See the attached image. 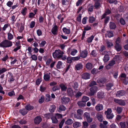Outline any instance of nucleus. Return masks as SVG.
<instances>
[{"mask_svg": "<svg viewBox=\"0 0 128 128\" xmlns=\"http://www.w3.org/2000/svg\"><path fill=\"white\" fill-rule=\"evenodd\" d=\"M21 124H25L26 123V121L24 120H22L19 122Z\"/></svg>", "mask_w": 128, "mask_h": 128, "instance_id": "60", "label": "nucleus"}, {"mask_svg": "<svg viewBox=\"0 0 128 128\" xmlns=\"http://www.w3.org/2000/svg\"><path fill=\"white\" fill-rule=\"evenodd\" d=\"M113 86L112 84H108L106 85V89L108 90H109L111 87Z\"/></svg>", "mask_w": 128, "mask_h": 128, "instance_id": "40", "label": "nucleus"}, {"mask_svg": "<svg viewBox=\"0 0 128 128\" xmlns=\"http://www.w3.org/2000/svg\"><path fill=\"white\" fill-rule=\"evenodd\" d=\"M82 93L81 92H77L75 95V97L76 98H79L82 96Z\"/></svg>", "mask_w": 128, "mask_h": 128, "instance_id": "45", "label": "nucleus"}, {"mask_svg": "<svg viewBox=\"0 0 128 128\" xmlns=\"http://www.w3.org/2000/svg\"><path fill=\"white\" fill-rule=\"evenodd\" d=\"M87 51L84 50L80 52V55L81 57L85 58L87 56Z\"/></svg>", "mask_w": 128, "mask_h": 128, "instance_id": "15", "label": "nucleus"}, {"mask_svg": "<svg viewBox=\"0 0 128 128\" xmlns=\"http://www.w3.org/2000/svg\"><path fill=\"white\" fill-rule=\"evenodd\" d=\"M46 42L45 41L43 40L41 41L40 43V47H43L46 44Z\"/></svg>", "mask_w": 128, "mask_h": 128, "instance_id": "39", "label": "nucleus"}, {"mask_svg": "<svg viewBox=\"0 0 128 128\" xmlns=\"http://www.w3.org/2000/svg\"><path fill=\"white\" fill-rule=\"evenodd\" d=\"M35 22L34 21H32L30 24V28H32L35 25Z\"/></svg>", "mask_w": 128, "mask_h": 128, "instance_id": "52", "label": "nucleus"}, {"mask_svg": "<svg viewBox=\"0 0 128 128\" xmlns=\"http://www.w3.org/2000/svg\"><path fill=\"white\" fill-rule=\"evenodd\" d=\"M73 121L72 119H69L65 122V124L67 125H70L72 124Z\"/></svg>", "mask_w": 128, "mask_h": 128, "instance_id": "28", "label": "nucleus"}, {"mask_svg": "<svg viewBox=\"0 0 128 128\" xmlns=\"http://www.w3.org/2000/svg\"><path fill=\"white\" fill-rule=\"evenodd\" d=\"M67 52L68 54H70L71 55L74 56L77 53L78 51L75 49H71V48H69L68 49Z\"/></svg>", "mask_w": 128, "mask_h": 128, "instance_id": "3", "label": "nucleus"}, {"mask_svg": "<svg viewBox=\"0 0 128 128\" xmlns=\"http://www.w3.org/2000/svg\"><path fill=\"white\" fill-rule=\"evenodd\" d=\"M70 101V99L68 98L63 97L61 98V102L64 104H68Z\"/></svg>", "mask_w": 128, "mask_h": 128, "instance_id": "7", "label": "nucleus"}, {"mask_svg": "<svg viewBox=\"0 0 128 128\" xmlns=\"http://www.w3.org/2000/svg\"><path fill=\"white\" fill-rule=\"evenodd\" d=\"M98 90L96 86H93L90 89V92L89 95L90 96L93 95L94 93L96 92Z\"/></svg>", "mask_w": 128, "mask_h": 128, "instance_id": "5", "label": "nucleus"}, {"mask_svg": "<svg viewBox=\"0 0 128 128\" xmlns=\"http://www.w3.org/2000/svg\"><path fill=\"white\" fill-rule=\"evenodd\" d=\"M120 125L122 128H124L126 126V123L125 122H120Z\"/></svg>", "mask_w": 128, "mask_h": 128, "instance_id": "51", "label": "nucleus"}, {"mask_svg": "<svg viewBox=\"0 0 128 128\" xmlns=\"http://www.w3.org/2000/svg\"><path fill=\"white\" fill-rule=\"evenodd\" d=\"M114 36L113 33L112 31H108L106 34V36L108 38H111Z\"/></svg>", "mask_w": 128, "mask_h": 128, "instance_id": "16", "label": "nucleus"}, {"mask_svg": "<svg viewBox=\"0 0 128 128\" xmlns=\"http://www.w3.org/2000/svg\"><path fill=\"white\" fill-rule=\"evenodd\" d=\"M52 122L54 124H57L58 122V120L55 116H53L51 118Z\"/></svg>", "mask_w": 128, "mask_h": 128, "instance_id": "26", "label": "nucleus"}, {"mask_svg": "<svg viewBox=\"0 0 128 128\" xmlns=\"http://www.w3.org/2000/svg\"><path fill=\"white\" fill-rule=\"evenodd\" d=\"M68 95L70 96H72L74 95V92L72 89L70 88H68L67 89Z\"/></svg>", "mask_w": 128, "mask_h": 128, "instance_id": "14", "label": "nucleus"}, {"mask_svg": "<svg viewBox=\"0 0 128 128\" xmlns=\"http://www.w3.org/2000/svg\"><path fill=\"white\" fill-rule=\"evenodd\" d=\"M96 116L98 120L100 122H102L103 120V117L102 114L100 113L98 114Z\"/></svg>", "mask_w": 128, "mask_h": 128, "instance_id": "17", "label": "nucleus"}, {"mask_svg": "<svg viewBox=\"0 0 128 128\" xmlns=\"http://www.w3.org/2000/svg\"><path fill=\"white\" fill-rule=\"evenodd\" d=\"M97 96L99 98H102L104 97V93L103 92H99L98 93Z\"/></svg>", "mask_w": 128, "mask_h": 128, "instance_id": "27", "label": "nucleus"}, {"mask_svg": "<svg viewBox=\"0 0 128 128\" xmlns=\"http://www.w3.org/2000/svg\"><path fill=\"white\" fill-rule=\"evenodd\" d=\"M50 72L45 74L44 76V79L46 81H48L50 79Z\"/></svg>", "mask_w": 128, "mask_h": 128, "instance_id": "9", "label": "nucleus"}, {"mask_svg": "<svg viewBox=\"0 0 128 128\" xmlns=\"http://www.w3.org/2000/svg\"><path fill=\"white\" fill-rule=\"evenodd\" d=\"M82 123L83 124V126L82 128H86L88 126V123L86 122H83Z\"/></svg>", "mask_w": 128, "mask_h": 128, "instance_id": "54", "label": "nucleus"}, {"mask_svg": "<svg viewBox=\"0 0 128 128\" xmlns=\"http://www.w3.org/2000/svg\"><path fill=\"white\" fill-rule=\"evenodd\" d=\"M62 64V62L60 61L58 62L56 65V68L58 69H60L61 67Z\"/></svg>", "mask_w": 128, "mask_h": 128, "instance_id": "37", "label": "nucleus"}, {"mask_svg": "<svg viewBox=\"0 0 128 128\" xmlns=\"http://www.w3.org/2000/svg\"><path fill=\"white\" fill-rule=\"evenodd\" d=\"M51 98H50V96L48 94L46 95V101L47 102H48L51 100Z\"/></svg>", "mask_w": 128, "mask_h": 128, "instance_id": "35", "label": "nucleus"}, {"mask_svg": "<svg viewBox=\"0 0 128 128\" xmlns=\"http://www.w3.org/2000/svg\"><path fill=\"white\" fill-rule=\"evenodd\" d=\"M110 10H107L104 14L102 16V19H103L104 18L106 15L110 14Z\"/></svg>", "mask_w": 128, "mask_h": 128, "instance_id": "32", "label": "nucleus"}, {"mask_svg": "<svg viewBox=\"0 0 128 128\" xmlns=\"http://www.w3.org/2000/svg\"><path fill=\"white\" fill-rule=\"evenodd\" d=\"M46 90V87L44 86L43 84L41 85L40 86V90L42 92H44Z\"/></svg>", "mask_w": 128, "mask_h": 128, "instance_id": "33", "label": "nucleus"}, {"mask_svg": "<svg viewBox=\"0 0 128 128\" xmlns=\"http://www.w3.org/2000/svg\"><path fill=\"white\" fill-rule=\"evenodd\" d=\"M64 54L63 52L60 50H56L53 53L52 56L54 58H61Z\"/></svg>", "mask_w": 128, "mask_h": 128, "instance_id": "1", "label": "nucleus"}, {"mask_svg": "<svg viewBox=\"0 0 128 128\" xmlns=\"http://www.w3.org/2000/svg\"><path fill=\"white\" fill-rule=\"evenodd\" d=\"M60 89V88L58 86H54L52 88V90L53 91H55L56 90H59Z\"/></svg>", "mask_w": 128, "mask_h": 128, "instance_id": "55", "label": "nucleus"}, {"mask_svg": "<svg viewBox=\"0 0 128 128\" xmlns=\"http://www.w3.org/2000/svg\"><path fill=\"white\" fill-rule=\"evenodd\" d=\"M82 2V0H78L76 3V6H78L81 4Z\"/></svg>", "mask_w": 128, "mask_h": 128, "instance_id": "62", "label": "nucleus"}, {"mask_svg": "<svg viewBox=\"0 0 128 128\" xmlns=\"http://www.w3.org/2000/svg\"><path fill=\"white\" fill-rule=\"evenodd\" d=\"M82 115H78L77 114V115H75V118H77L79 119V120H81L82 118L81 117Z\"/></svg>", "mask_w": 128, "mask_h": 128, "instance_id": "59", "label": "nucleus"}, {"mask_svg": "<svg viewBox=\"0 0 128 128\" xmlns=\"http://www.w3.org/2000/svg\"><path fill=\"white\" fill-rule=\"evenodd\" d=\"M44 100V97L42 96L40 98V99L39 100V102L41 104L43 102Z\"/></svg>", "mask_w": 128, "mask_h": 128, "instance_id": "53", "label": "nucleus"}, {"mask_svg": "<svg viewBox=\"0 0 128 128\" xmlns=\"http://www.w3.org/2000/svg\"><path fill=\"white\" fill-rule=\"evenodd\" d=\"M122 108L119 107H117V108L116 111L118 114L122 112Z\"/></svg>", "mask_w": 128, "mask_h": 128, "instance_id": "49", "label": "nucleus"}, {"mask_svg": "<svg viewBox=\"0 0 128 128\" xmlns=\"http://www.w3.org/2000/svg\"><path fill=\"white\" fill-rule=\"evenodd\" d=\"M107 45L108 47L110 48L113 46V44L112 42L108 41L107 42Z\"/></svg>", "mask_w": 128, "mask_h": 128, "instance_id": "41", "label": "nucleus"}, {"mask_svg": "<svg viewBox=\"0 0 128 128\" xmlns=\"http://www.w3.org/2000/svg\"><path fill=\"white\" fill-rule=\"evenodd\" d=\"M77 104L80 107H83L86 105V103L82 101H78L77 102Z\"/></svg>", "mask_w": 128, "mask_h": 128, "instance_id": "22", "label": "nucleus"}, {"mask_svg": "<svg viewBox=\"0 0 128 128\" xmlns=\"http://www.w3.org/2000/svg\"><path fill=\"white\" fill-rule=\"evenodd\" d=\"M58 30L57 26L56 25H55L52 28L51 32L53 34H56Z\"/></svg>", "mask_w": 128, "mask_h": 128, "instance_id": "13", "label": "nucleus"}, {"mask_svg": "<svg viewBox=\"0 0 128 128\" xmlns=\"http://www.w3.org/2000/svg\"><path fill=\"white\" fill-rule=\"evenodd\" d=\"M81 126V124L80 122H76L73 124V126L74 128H77Z\"/></svg>", "mask_w": 128, "mask_h": 128, "instance_id": "21", "label": "nucleus"}, {"mask_svg": "<svg viewBox=\"0 0 128 128\" xmlns=\"http://www.w3.org/2000/svg\"><path fill=\"white\" fill-rule=\"evenodd\" d=\"M106 116L108 119H111L113 118L114 116L113 114L112 113L110 114H108Z\"/></svg>", "mask_w": 128, "mask_h": 128, "instance_id": "42", "label": "nucleus"}, {"mask_svg": "<svg viewBox=\"0 0 128 128\" xmlns=\"http://www.w3.org/2000/svg\"><path fill=\"white\" fill-rule=\"evenodd\" d=\"M63 31L65 34H69L70 32V30L69 28H64L62 29Z\"/></svg>", "mask_w": 128, "mask_h": 128, "instance_id": "19", "label": "nucleus"}, {"mask_svg": "<svg viewBox=\"0 0 128 128\" xmlns=\"http://www.w3.org/2000/svg\"><path fill=\"white\" fill-rule=\"evenodd\" d=\"M115 48L116 50L118 51H120L122 49L121 46L119 44H116Z\"/></svg>", "mask_w": 128, "mask_h": 128, "instance_id": "23", "label": "nucleus"}, {"mask_svg": "<svg viewBox=\"0 0 128 128\" xmlns=\"http://www.w3.org/2000/svg\"><path fill=\"white\" fill-rule=\"evenodd\" d=\"M103 105L100 104H97L95 106V109L98 111H100L103 110Z\"/></svg>", "mask_w": 128, "mask_h": 128, "instance_id": "8", "label": "nucleus"}, {"mask_svg": "<svg viewBox=\"0 0 128 128\" xmlns=\"http://www.w3.org/2000/svg\"><path fill=\"white\" fill-rule=\"evenodd\" d=\"M26 109L28 110H32L34 108V107L31 106L30 104H28L27 105L26 107Z\"/></svg>", "mask_w": 128, "mask_h": 128, "instance_id": "29", "label": "nucleus"}, {"mask_svg": "<svg viewBox=\"0 0 128 128\" xmlns=\"http://www.w3.org/2000/svg\"><path fill=\"white\" fill-rule=\"evenodd\" d=\"M65 120L64 119H62L59 124L60 128H62L64 122Z\"/></svg>", "mask_w": 128, "mask_h": 128, "instance_id": "47", "label": "nucleus"}, {"mask_svg": "<svg viewBox=\"0 0 128 128\" xmlns=\"http://www.w3.org/2000/svg\"><path fill=\"white\" fill-rule=\"evenodd\" d=\"M94 36L92 35L88 38V42H91L93 39Z\"/></svg>", "mask_w": 128, "mask_h": 128, "instance_id": "63", "label": "nucleus"}, {"mask_svg": "<svg viewBox=\"0 0 128 128\" xmlns=\"http://www.w3.org/2000/svg\"><path fill=\"white\" fill-rule=\"evenodd\" d=\"M112 110L110 108H108V109L106 111H105L104 112L105 114L107 116V115L108 114H110L112 113Z\"/></svg>", "mask_w": 128, "mask_h": 128, "instance_id": "36", "label": "nucleus"}, {"mask_svg": "<svg viewBox=\"0 0 128 128\" xmlns=\"http://www.w3.org/2000/svg\"><path fill=\"white\" fill-rule=\"evenodd\" d=\"M114 101L115 102L118 103L120 105L122 106H124L125 104V102L124 100L115 99H114Z\"/></svg>", "mask_w": 128, "mask_h": 128, "instance_id": "6", "label": "nucleus"}, {"mask_svg": "<svg viewBox=\"0 0 128 128\" xmlns=\"http://www.w3.org/2000/svg\"><path fill=\"white\" fill-rule=\"evenodd\" d=\"M82 78L85 80L88 78V74L87 73L84 74L82 75Z\"/></svg>", "mask_w": 128, "mask_h": 128, "instance_id": "38", "label": "nucleus"}, {"mask_svg": "<svg viewBox=\"0 0 128 128\" xmlns=\"http://www.w3.org/2000/svg\"><path fill=\"white\" fill-rule=\"evenodd\" d=\"M66 109V107L63 105H60L59 106L58 108V111L60 112L62 111H64Z\"/></svg>", "mask_w": 128, "mask_h": 128, "instance_id": "20", "label": "nucleus"}, {"mask_svg": "<svg viewBox=\"0 0 128 128\" xmlns=\"http://www.w3.org/2000/svg\"><path fill=\"white\" fill-rule=\"evenodd\" d=\"M84 118L85 119H86L87 121H88V113L87 112H85L84 114Z\"/></svg>", "mask_w": 128, "mask_h": 128, "instance_id": "57", "label": "nucleus"}, {"mask_svg": "<svg viewBox=\"0 0 128 128\" xmlns=\"http://www.w3.org/2000/svg\"><path fill=\"white\" fill-rule=\"evenodd\" d=\"M61 90L62 91H65L66 90L67 88V87L66 85L63 84H61L60 85Z\"/></svg>", "mask_w": 128, "mask_h": 128, "instance_id": "18", "label": "nucleus"}, {"mask_svg": "<svg viewBox=\"0 0 128 128\" xmlns=\"http://www.w3.org/2000/svg\"><path fill=\"white\" fill-rule=\"evenodd\" d=\"M36 33L38 36H40L42 34L41 30L40 29H38L37 30Z\"/></svg>", "mask_w": 128, "mask_h": 128, "instance_id": "56", "label": "nucleus"}, {"mask_svg": "<svg viewBox=\"0 0 128 128\" xmlns=\"http://www.w3.org/2000/svg\"><path fill=\"white\" fill-rule=\"evenodd\" d=\"M42 81V78H38L36 81V84L37 85H39L40 83Z\"/></svg>", "mask_w": 128, "mask_h": 128, "instance_id": "48", "label": "nucleus"}, {"mask_svg": "<svg viewBox=\"0 0 128 128\" xmlns=\"http://www.w3.org/2000/svg\"><path fill=\"white\" fill-rule=\"evenodd\" d=\"M27 12V8H24L22 10L21 13L23 15L25 16Z\"/></svg>", "mask_w": 128, "mask_h": 128, "instance_id": "34", "label": "nucleus"}, {"mask_svg": "<svg viewBox=\"0 0 128 128\" xmlns=\"http://www.w3.org/2000/svg\"><path fill=\"white\" fill-rule=\"evenodd\" d=\"M55 117L58 118H62V115L59 114H55Z\"/></svg>", "mask_w": 128, "mask_h": 128, "instance_id": "50", "label": "nucleus"}, {"mask_svg": "<svg viewBox=\"0 0 128 128\" xmlns=\"http://www.w3.org/2000/svg\"><path fill=\"white\" fill-rule=\"evenodd\" d=\"M44 116L47 118H50L52 116L51 114H44Z\"/></svg>", "mask_w": 128, "mask_h": 128, "instance_id": "58", "label": "nucleus"}, {"mask_svg": "<svg viewBox=\"0 0 128 128\" xmlns=\"http://www.w3.org/2000/svg\"><path fill=\"white\" fill-rule=\"evenodd\" d=\"M12 45V42L8 40H5L2 41L0 44V46L5 48L10 46Z\"/></svg>", "mask_w": 128, "mask_h": 128, "instance_id": "2", "label": "nucleus"}, {"mask_svg": "<svg viewBox=\"0 0 128 128\" xmlns=\"http://www.w3.org/2000/svg\"><path fill=\"white\" fill-rule=\"evenodd\" d=\"M8 40H10L13 38V36L11 33H8Z\"/></svg>", "mask_w": 128, "mask_h": 128, "instance_id": "46", "label": "nucleus"}, {"mask_svg": "<svg viewBox=\"0 0 128 128\" xmlns=\"http://www.w3.org/2000/svg\"><path fill=\"white\" fill-rule=\"evenodd\" d=\"M95 20L94 18L92 17L91 16L90 17V22L91 23H92Z\"/></svg>", "mask_w": 128, "mask_h": 128, "instance_id": "64", "label": "nucleus"}, {"mask_svg": "<svg viewBox=\"0 0 128 128\" xmlns=\"http://www.w3.org/2000/svg\"><path fill=\"white\" fill-rule=\"evenodd\" d=\"M109 59L110 58L108 56L107 54H106L104 57L103 60L104 62H106L109 60Z\"/></svg>", "mask_w": 128, "mask_h": 128, "instance_id": "30", "label": "nucleus"}, {"mask_svg": "<svg viewBox=\"0 0 128 128\" xmlns=\"http://www.w3.org/2000/svg\"><path fill=\"white\" fill-rule=\"evenodd\" d=\"M11 58V65H13L16 62L17 60L16 58Z\"/></svg>", "mask_w": 128, "mask_h": 128, "instance_id": "31", "label": "nucleus"}, {"mask_svg": "<svg viewBox=\"0 0 128 128\" xmlns=\"http://www.w3.org/2000/svg\"><path fill=\"white\" fill-rule=\"evenodd\" d=\"M82 100L86 103L88 100V97L87 96H84L83 97Z\"/></svg>", "mask_w": 128, "mask_h": 128, "instance_id": "43", "label": "nucleus"}, {"mask_svg": "<svg viewBox=\"0 0 128 128\" xmlns=\"http://www.w3.org/2000/svg\"><path fill=\"white\" fill-rule=\"evenodd\" d=\"M83 65L81 63H79L76 64L75 66L76 70H81L83 68Z\"/></svg>", "mask_w": 128, "mask_h": 128, "instance_id": "11", "label": "nucleus"}, {"mask_svg": "<svg viewBox=\"0 0 128 128\" xmlns=\"http://www.w3.org/2000/svg\"><path fill=\"white\" fill-rule=\"evenodd\" d=\"M125 94V92L123 90H120L118 91L116 94L117 97H120L124 96Z\"/></svg>", "mask_w": 128, "mask_h": 128, "instance_id": "10", "label": "nucleus"}, {"mask_svg": "<svg viewBox=\"0 0 128 128\" xmlns=\"http://www.w3.org/2000/svg\"><path fill=\"white\" fill-rule=\"evenodd\" d=\"M8 94L10 96H12L15 95V93L13 91H12L8 93Z\"/></svg>", "mask_w": 128, "mask_h": 128, "instance_id": "61", "label": "nucleus"}, {"mask_svg": "<svg viewBox=\"0 0 128 128\" xmlns=\"http://www.w3.org/2000/svg\"><path fill=\"white\" fill-rule=\"evenodd\" d=\"M120 58L119 56H116L114 58V60H112L110 62L109 64V65L111 66H112L115 64V62L118 61V60L120 59Z\"/></svg>", "mask_w": 128, "mask_h": 128, "instance_id": "4", "label": "nucleus"}, {"mask_svg": "<svg viewBox=\"0 0 128 128\" xmlns=\"http://www.w3.org/2000/svg\"><path fill=\"white\" fill-rule=\"evenodd\" d=\"M42 120L41 117L38 116L35 118L34 119V122L35 124H38L42 121Z\"/></svg>", "mask_w": 128, "mask_h": 128, "instance_id": "12", "label": "nucleus"}, {"mask_svg": "<svg viewBox=\"0 0 128 128\" xmlns=\"http://www.w3.org/2000/svg\"><path fill=\"white\" fill-rule=\"evenodd\" d=\"M110 27L111 29H114L116 28V26L114 23L110 22Z\"/></svg>", "mask_w": 128, "mask_h": 128, "instance_id": "24", "label": "nucleus"}, {"mask_svg": "<svg viewBox=\"0 0 128 128\" xmlns=\"http://www.w3.org/2000/svg\"><path fill=\"white\" fill-rule=\"evenodd\" d=\"M26 109H23L20 110V112L23 116L26 114L28 112V111Z\"/></svg>", "mask_w": 128, "mask_h": 128, "instance_id": "25", "label": "nucleus"}, {"mask_svg": "<svg viewBox=\"0 0 128 128\" xmlns=\"http://www.w3.org/2000/svg\"><path fill=\"white\" fill-rule=\"evenodd\" d=\"M77 112L78 115H82L83 114V111L81 109H79L77 110Z\"/></svg>", "mask_w": 128, "mask_h": 128, "instance_id": "44", "label": "nucleus"}]
</instances>
